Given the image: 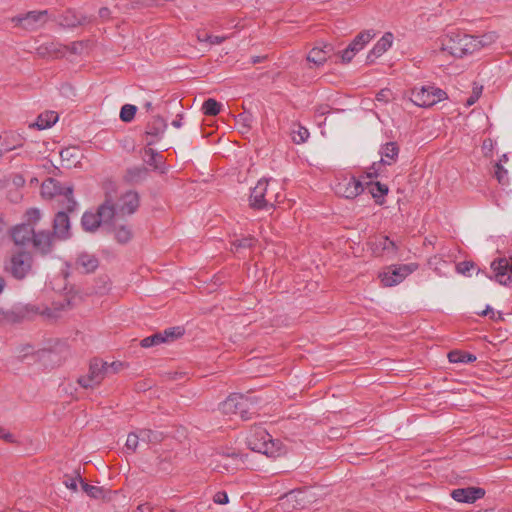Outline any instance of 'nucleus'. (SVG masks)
<instances>
[{
	"instance_id": "f257e3e1",
	"label": "nucleus",
	"mask_w": 512,
	"mask_h": 512,
	"mask_svg": "<svg viewBox=\"0 0 512 512\" xmlns=\"http://www.w3.org/2000/svg\"><path fill=\"white\" fill-rule=\"evenodd\" d=\"M283 187L274 178H261L251 189L249 205L256 210L274 208L283 198Z\"/></svg>"
},
{
	"instance_id": "f03ea898",
	"label": "nucleus",
	"mask_w": 512,
	"mask_h": 512,
	"mask_svg": "<svg viewBox=\"0 0 512 512\" xmlns=\"http://www.w3.org/2000/svg\"><path fill=\"white\" fill-rule=\"evenodd\" d=\"M246 443L252 451L276 458L285 453L279 440H273L271 435L262 427L253 428L246 438Z\"/></svg>"
},
{
	"instance_id": "7ed1b4c3",
	"label": "nucleus",
	"mask_w": 512,
	"mask_h": 512,
	"mask_svg": "<svg viewBox=\"0 0 512 512\" xmlns=\"http://www.w3.org/2000/svg\"><path fill=\"white\" fill-rule=\"evenodd\" d=\"M115 220V204L110 192L105 195L104 202L98 207L96 212L86 211L81 219L82 227L85 231L94 232L101 225H107Z\"/></svg>"
},
{
	"instance_id": "20e7f679",
	"label": "nucleus",
	"mask_w": 512,
	"mask_h": 512,
	"mask_svg": "<svg viewBox=\"0 0 512 512\" xmlns=\"http://www.w3.org/2000/svg\"><path fill=\"white\" fill-rule=\"evenodd\" d=\"M494 38L493 34L483 35L481 38H478L464 33H457L455 36L450 37V55L462 58L463 56L473 54L494 41Z\"/></svg>"
},
{
	"instance_id": "39448f33",
	"label": "nucleus",
	"mask_w": 512,
	"mask_h": 512,
	"mask_svg": "<svg viewBox=\"0 0 512 512\" xmlns=\"http://www.w3.org/2000/svg\"><path fill=\"white\" fill-rule=\"evenodd\" d=\"M41 194L44 198L55 199L67 212L76 209L72 186H63L59 181L48 178L41 185Z\"/></svg>"
},
{
	"instance_id": "423d86ee",
	"label": "nucleus",
	"mask_w": 512,
	"mask_h": 512,
	"mask_svg": "<svg viewBox=\"0 0 512 512\" xmlns=\"http://www.w3.org/2000/svg\"><path fill=\"white\" fill-rule=\"evenodd\" d=\"M378 175L379 172L376 169V163H374L367 175L361 177V179L344 177L339 180L334 186L335 193L346 199H354L365 191L364 179H370Z\"/></svg>"
},
{
	"instance_id": "0eeeda50",
	"label": "nucleus",
	"mask_w": 512,
	"mask_h": 512,
	"mask_svg": "<svg viewBox=\"0 0 512 512\" xmlns=\"http://www.w3.org/2000/svg\"><path fill=\"white\" fill-rule=\"evenodd\" d=\"M251 406L247 397L241 394H232L220 404L219 409L225 415H236L242 420H247L251 415Z\"/></svg>"
},
{
	"instance_id": "6e6552de",
	"label": "nucleus",
	"mask_w": 512,
	"mask_h": 512,
	"mask_svg": "<svg viewBox=\"0 0 512 512\" xmlns=\"http://www.w3.org/2000/svg\"><path fill=\"white\" fill-rule=\"evenodd\" d=\"M446 97V92L435 86L415 87L411 91V101L419 107H430Z\"/></svg>"
},
{
	"instance_id": "1a4fd4ad",
	"label": "nucleus",
	"mask_w": 512,
	"mask_h": 512,
	"mask_svg": "<svg viewBox=\"0 0 512 512\" xmlns=\"http://www.w3.org/2000/svg\"><path fill=\"white\" fill-rule=\"evenodd\" d=\"M417 269L414 263L391 265L379 274L380 281L385 287H392L401 283L408 275Z\"/></svg>"
},
{
	"instance_id": "9d476101",
	"label": "nucleus",
	"mask_w": 512,
	"mask_h": 512,
	"mask_svg": "<svg viewBox=\"0 0 512 512\" xmlns=\"http://www.w3.org/2000/svg\"><path fill=\"white\" fill-rule=\"evenodd\" d=\"M115 363L108 365L107 362L94 360L90 363L87 375L78 378V383L81 387L94 388L98 386L105 378L109 368H112Z\"/></svg>"
},
{
	"instance_id": "9b49d317",
	"label": "nucleus",
	"mask_w": 512,
	"mask_h": 512,
	"mask_svg": "<svg viewBox=\"0 0 512 512\" xmlns=\"http://www.w3.org/2000/svg\"><path fill=\"white\" fill-rule=\"evenodd\" d=\"M110 194L112 195L115 204V219L132 215L139 207V195L133 190L126 191L119 197L112 193Z\"/></svg>"
},
{
	"instance_id": "f8f14e48",
	"label": "nucleus",
	"mask_w": 512,
	"mask_h": 512,
	"mask_svg": "<svg viewBox=\"0 0 512 512\" xmlns=\"http://www.w3.org/2000/svg\"><path fill=\"white\" fill-rule=\"evenodd\" d=\"M32 268V256L30 253L20 251L14 253L6 266L7 271L16 279L25 278Z\"/></svg>"
},
{
	"instance_id": "ddd939ff",
	"label": "nucleus",
	"mask_w": 512,
	"mask_h": 512,
	"mask_svg": "<svg viewBox=\"0 0 512 512\" xmlns=\"http://www.w3.org/2000/svg\"><path fill=\"white\" fill-rule=\"evenodd\" d=\"M369 246L375 256L394 258L397 254V245L388 236H377L369 241Z\"/></svg>"
},
{
	"instance_id": "4468645a",
	"label": "nucleus",
	"mask_w": 512,
	"mask_h": 512,
	"mask_svg": "<svg viewBox=\"0 0 512 512\" xmlns=\"http://www.w3.org/2000/svg\"><path fill=\"white\" fill-rule=\"evenodd\" d=\"M491 268L494 271V277L497 282L502 285L512 283V257L493 261Z\"/></svg>"
},
{
	"instance_id": "2eb2a0df",
	"label": "nucleus",
	"mask_w": 512,
	"mask_h": 512,
	"mask_svg": "<svg viewBox=\"0 0 512 512\" xmlns=\"http://www.w3.org/2000/svg\"><path fill=\"white\" fill-rule=\"evenodd\" d=\"M485 489L481 487H465V488H457L450 492V497H452L456 502L473 504L477 500L482 499L485 496Z\"/></svg>"
},
{
	"instance_id": "dca6fc26",
	"label": "nucleus",
	"mask_w": 512,
	"mask_h": 512,
	"mask_svg": "<svg viewBox=\"0 0 512 512\" xmlns=\"http://www.w3.org/2000/svg\"><path fill=\"white\" fill-rule=\"evenodd\" d=\"M46 18L47 11H31L25 15H19L13 18V21L27 30H33L43 25Z\"/></svg>"
},
{
	"instance_id": "f3484780",
	"label": "nucleus",
	"mask_w": 512,
	"mask_h": 512,
	"mask_svg": "<svg viewBox=\"0 0 512 512\" xmlns=\"http://www.w3.org/2000/svg\"><path fill=\"white\" fill-rule=\"evenodd\" d=\"M371 179L372 178L364 179L365 191H367L372 196L377 204L382 205L385 201V196L389 191L388 186L378 181L373 182Z\"/></svg>"
},
{
	"instance_id": "a211bd4d",
	"label": "nucleus",
	"mask_w": 512,
	"mask_h": 512,
	"mask_svg": "<svg viewBox=\"0 0 512 512\" xmlns=\"http://www.w3.org/2000/svg\"><path fill=\"white\" fill-rule=\"evenodd\" d=\"M393 41V34L391 32H386L367 55V61L371 63L378 57L382 56L392 46Z\"/></svg>"
},
{
	"instance_id": "6ab92c4d",
	"label": "nucleus",
	"mask_w": 512,
	"mask_h": 512,
	"mask_svg": "<svg viewBox=\"0 0 512 512\" xmlns=\"http://www.w3.org/2000/svg\"><path fill=\"white\" fill-rule=\"evenodd\" d=\"M54 236L59 239H67L70 236V220L65 211H59L53 223Z\"/></svg>"
},
{
	"instance_id": "aec40b11",
	"label": "nucleus",
	"mask_w": 512,
	"mask_h": 512,
	"mask_svg": "<svg viewBox=\"0 0 512 512\" xmlns=\"http://www.w3.org/2000/svg\"><path fill=\"white\" fill-rule=\"evenodd\" d=\"M53 234L48 231H39L35 232L32 244L35 250L40 252L41 254H47L51 252L53 246Z\"/></svg>"
},
{
	"instance_id": "412c9836",
	"label": "nucleus",
	"mask_w": 512,
	"mask_h": 512,
	"mask_svg": "<svg viewBox=\"0 0 512 512\" xmlns=\"http://www.w3.org/2000/svg\"><path fill=\"white\" fill-rule=\"evenodd\" d=\"M35 234L33 226L29 224H20L13 228L12 239L16 245H26L32 242Z\"/></svg>"
},
{
	"instance_id": "4be33fe9",
	"label": "nucleus",
	"mask_w": 512,
	"mask_h": 512,
	"mask_svg": "<svg viewBox=\"0 0 512 512\" xmlns=\"http://www.w3.org/2000/svg\"><path fill=\"white\" fill-rule=\"evenodd\" d=\"M381 160L379 166L394 164L399 155V147L396 142H387L381 146L380 151Z\"/></svg>"
},
{
	"instance_id": "5701e85b",
	"label": "nucleus",
	"mask_w": 512,
	"mask_h": 512,
	"mask_svg": "<svg viewBox=\"0 0 512 512\" xmlns=\"http://www.w3.org/2000/svg\"><path fill=\"white\" fill-rule=\"evenodd\" d=\"M23 145V138L15 133H4L0 135L1 156Z\"/></svg>"
},
{
	"instance_id": "b1692460",
	"label": "nucleus",
	"mask_w": 512,
	"mask_h": 512,
	"mask_svg": "<svg viewBox=\"0 0 512 512\" xmlns=\"http://www.w3.org/2000/svg\"><path fill=\"white\" fill-rule=\"evenodd\" d=\"M333 47L330 44H325L323 47H314L307 55V60L316 66L323 65L332 52Z\"/></svg>"
},
{
	"instance_id": "393cba45",
	"label": "nucleus",
	"mask_w": 512,
	"mask_h": 512,
	"mask_svg": "<svg viewBox=\"0 0 512 512\" xmlns=\"http://www.w3.org/2000/svg\"><path fill=\"white\" fill-rule=\"evenodd\" d=\"M119 219H115L112 223H109L108 226L113 229L115 239L118 243L125 244L129 242L132 238V230L129 226L119 224Z\"/></svg>"
},
{
	"instance_id": "a878e982",
	"label": "nucleus",
	"mask_w": 512,
	"mask_h": 512,
	"mask_svg": "<svg viewBox=\"0 0 512 512\" xmlns=\"http://www.w3.org/2000/svg\"><path fill=\"white\" fill-rule=\"evenodd\" d=\"M76 267L83 273H91L98 267V259L90 254L82 253L76 260Z\"/></svg>"
},
{
	"instance_id": "bb28decb",
	"label": "nucleus",
	"mask_w": 512,
	"mask_h": 512,
	"mask_svg": "<svg viewBox=\"0 0 512 512\" xmlns=\"http://www.w3.org/2000/svg\"><path fill=\"white\" fill-rule=\"evenodd\" d=\"M58 121V114L54 111H45L41 113L35 123L30 127H37L39 130H44L52 127Z\"/></svg>"
},
{
	"instance_id": "cd10ccee",
	"label": "nucleus",
	"mask_w": 512,
	"mask_h": 512,
	"mask_svg": "<svg viewBox=\"0 0 512 512\" xmlns=\"http://www.w3.org/2000/svg\"><path fill=\"white\" fill-rule=\"evenodd\" d=\"M375 36V33L373 30H366L360 32L353 41L349 44L350 47L354 49V51L357 53L361 51L367 43L371 41V39Z\"/></svg>"
},
{
	"instance_id": "c85d7f7f",
	"label": "nucleus",
	"mask_w": 512,
	"mask_h": 512,
	"mask_svg": "<svg viewBox=\"0 0 512 512\" xmlns=\"http://www.w3.org/2000/svg\"><path fill=\"white\" fill-rule=\"evenodd\" d=\"M236 125L242 134L248 133L252 127L253 115L244 111L235 117Z\"/></svg>"
},
{
	"instance_id": "c756f323",
	"label": "nucleus",
	"mask_w": 512,
	"mask_h": 512,
	"mask_svg": "<svg viewBox=\"0 0 512 512\" xmlns=\"http://www.w3.org/2000/svg\"><path fill=\"white\" fill-rule=\"evenodd\" d=\"M476 360V356L461 350H450V364L470 363Z\"/></svg>"
},
{
	"instance_id": "7c9ffc66",
	"label": "nucleus",
	"mask_w": 512,
	"mask_h": 512,
	"mask_svg": "<svg viewBox=\"0 0 512 512\" xmlns=\"http://www.w3.org/2000/svg\"><path fill=\"white\" fill-rule=\"evenodd\" d=\"M22 320H23V318L20 313L19 306L13 310H7V311L0 309V322L18 323Z\"/></svg>"
},
{
	"instance_id": "2f4dec72",
	"label": "nucleus",
	"mask_w": 512,
	"mask_h": 512,
	"mask_svg": "<svg viewBox=\"0 0 512 512\" xmlns=\"http://www.w3.org/2000/svg\"><path fill=\"white\" fill-rule=\"evenodd\" d=\"M19 309H20V313H21L23 319L26 317L35 315V314H43V315L51 316L49 308L40 309L39 307H37L36 305H33V304H26V305L19 306Z\"/></svg>"
},
{
	"instance_id": "473e14b6",
	"label": "nucleus",
	"mask_w": 512,
	"mask_h": 512,
	"mask_svg": "<svg viewBox=\"0 0 512 512\" xmlns=\"http://www.w3.org/2000/svg\"><path fill=\"white\" fill-rule=\"evenodd\" d=\"M166 122L161 117L154 118L153 122L148 126L146 131L147 135L159 137L161 136L166 129Z\"/></svg>"
},
{
	"instance_id": "72a5a7b5",
	"label": "nucleus",
	"mask_w": 512,
	"mask_h": 512,
	"mask_svg": "<svg viewBox=\"0 0 512 512\" xmlns=\"http://www.w3.org/2000/svg\"><path fill=\"white\" fill-rule=\"evenodd\" d=\"M429 267L434 270L438 275L445 276L448 265L447 262L441 256H433L430 258Z\"/></svg>"
},
{
	"instance_id": "f704fd0d",
	"label": "nucleus",
	"mask_w": 512,
	"mask_h": 512,
	"mask_svg": "<svg viewBox=\"0 0 512 512\" xmlns=\"http://www.w3.org/2000/svg\"><path fill=\"white\" fill-rule=\"evenodd\" d=\"M140 442L145 444L158 443L162 440L161 433L152 431L150 429H141L138 431Z\"/></svg>"
},
{
	"instance_id": "c9c22d12",
	"label": "nucleus",
	"mask_w": 512,
	"mask_h": 512,
	"mask_svg": "<svg viewBox=\"0 0 512 512\" xmlns=\"http://www.w3.org/2000/svg\"><path fill=\"white\" fill-rule=\"evenodd\" d=\"M221 107V103L213 98H209L204 101L202 105V111L207 116H216L220 113Z\"/></svg>"
},
{
	"instance_id": "e433bc0d",
	"label": "nucleus",
	"mask_w": 512,
	"mask_h": 512,
	"mask_svg": "<svg viewBox=\"0 0 512 512\" xmlns=\"http://www.w3.org/2000/svg\"><path fill=\"white\" fill-rule=\"evenodd\" d=\"M309 135L310 133L308 129L301 125H296L291 130V139L296 144L304 143L308 139Z\"/></svg>"
},
{
	"instance_id": "4c0bfd02",
	"label": "nucleus",
	"mask_w": 512,
	"mask_h": 512,
	"mask_svg": "<svg viewBox=\"0 0 512 512\" xmlns=\"http://www.w3.org/2000/svg\"><path fill=\"white\" fill-rule=\"evenodd\" d=\"M144 156L147 158L146 162L148 165L153 166L155 169H160L162 165V156L154 149L146 148L144 150Z\"/></svg>"
},
{
	"instance_id": "58836bf2",
	"label": "nucleus",
	"mask_w": 512,
	"mask_h": 512,
	"mask_svg": "<svg viewBox=\"0 0 512 512\" xmlns=\"http://www.w3.org/2000/svg\"><path fill=\"white\" fill-rule=\"evenodd\" d=\"M255 241V238L252 236H244L242 238L233 240L231 242V249L237 252L240 249L250 248L254 245Z\"/></svg>"
},
{
	"instance_id": "ea45409f",
	"label": "nucleus",
	"mask_w": 512,
	"mask_h": 512,
	"mask_svg": "<svg viewBox=\"0 0 512 512\" xmlns=\"http://www.w3.org/2000/svg\"><path fill=\"white\" fill-rule=\"evenodd\" d=\"M82 489L91 498L99 499L104 496V489L99 486L90 485L81 480Z\"/></svg>"
},
{
	"instance_id": "a19ab883",
	"label": "nucleus",
	"mask_w": 512,
	"mask_h": 512,
	"mask_svg": "<svg viewBox=\"0 0 512 512\" xmlns=\"http://www.w3.org/2000/svg\"><path fill=\"white\" fill-rule=\"evenodd\" d=\"M164 342H166V337L162 333H156L142 339L140 344L144 348H149Z\"/></svg>"
},
{
	"instance_id": "79ce46f5",
	"label": "nucleus",
	"mask_w": 512,
	"mask_h": 512,
	"mask_svg": "<svg viewBox=\"0 0 512 512\" xmlns=\"http://www.w3.org/2000/svg\"><path fill=\"white\" fill-rule=\"evenodd\" d=\"M137 108L131 104H125L120 111V119L123 122H131L136 114Z\"/></svg>"
},
{
	"instance_id": "37998d69",
	"label": "nucleus",
	"mask_w": 512,
	"mask_h": 512,
	"mask_svg": "<svg viewBox=\"0 0 512 512\" xmlns=\"http://www.w3.org/2000/svg\"><path fill=\"white\" fill-rule=\"evenodd\" d=\"M140 443L139 433H130L127 436V440L125 443V447L127 450H130L131 452H135L138 445Z\"/></svg>"
},
{
	"instance_id": "c03bdc74",
	"label": "nucleus",
	"mask_w": 512,
	"mask_h": 512,
	"mask_svg": "<svg viewBox=\"0 0 512 512\" xmlns=\"http://www.w3.org/2000/svg\"><path fill=\"white\" fill-rule=\"evenodd\" d=\"M25 217L27 221L26 224L32 226L33 224H36L40 220L41 212L37 208H30L26 211Z\"/></svg>"
},
{
	"instance_id": "a18cd8bd",
	"label": "nucleus",
	"mask_w": 512,
	"mask_h": 512,
	"mask_svg": "<svg viewBox=\"0 0 512 512\" xmlns=\"http://www.w3.org/2000/svg\"><path fill=\"white\" fill-rule=\"evenodd\" d=\"M483 87L482 86H474L472 94L465 100V106H472L481 96Z\"/></svg>"
},
{
	"instance_id": "49530a36",
	"label": "nucleus",
	"mask_w": 512,
	"mask_h": 512,
	"mask_svg": "<svg viewBox=\"0 0 512 512\" xmlns=\"http://www.w3.org/2000/svg\"><path fill=\"white\" fill-rule=\"evenodd\" d=\"M474 268V263L470 261L460 262L456 265V271L462 275H469V271Z\"/></svg>"
},
{
	"instance_id": "de8ad7c7",
	"label": "nucleus",
	"mask_w": 512,
	"mask_h": 512,
	"mask_svg": "<svg viewBox=\"0 0 512 512\" xmlns=\"http://www.w3.org/2000/svg\"><path fill=\"white\" fill-rule=\"evenodd\" d=\"M495 176L499 183L505 184L508 180L507 178V170L503 168L502 165L497 163L495 165Z\"/></svg>"
},
{
	"instance_id": "09e8293b",
	"label": "nucleus",
	"mask_w": 512,
	"mask_h": 512,
	"mask_svg": "<svg viewBox=\"0 0 512 512\" xmlns=\"http://www.w3.org/2000/svg\"><path fill=\"white\" fill-rule=\"evenodd\" d=\"M164 337H166V342L169 339H176L183 334V330L180 327H173L166 329L163 333Z\"/></svg>"
},
{
	"instance_id": "8fccbe9b",
	"label": "nucleus",
	"mask_w": 512,
	"mask_h": 512,
	"mask_svg": "<svg viewBox=\"0 0 512 512\" xmlns=\"http://www.w3.org/2000/svg\"><path fill=\"white\" fill-rule=\"evenodd\" d=\"M82 478L79 474H77L76 477H66L65 480L63 481L64 485L72 490V491H77V482L80 481L81 482Z\"/></svg>"
},
{
	"instance_id": "3c124183",
	"label": "nucleus",
	"mask_w": 512,
	"mask_h": 512,
	"mask_svg": "<svg viewBox=\"0 0 512 512\" xmlns=\"http://www.w3.org/2000/svg\"><path fill=\"white\" fill-rule=\"evenodd\" d=\"M131 179L142 178L147 174V169L145 167H135L128 171Z\"/></svg>"
},
{
	"instance_id": "603ef678",
	"label": "nucleus",
	"mask_w": 512,
	"mask_h": 512,
	"mask_svg": "<svg viewBox=\"0 0 512 512\" xmlns=\"http://www.w3.org/2000/svg\"><path fill=\"white\" fill-rule=\"evenodd\" d=\"M0 439L7 443H15L16 438L15 436L10 433L6 428L0 426Z\"/></svg>"
},
{
	"instance_id": "864d4df0",
	"label": "nucleus",
	"mask_w": 512,
	"mask_h": 512,
	"mask_svg": "<svg viewBox=\"0 0 512 512\" xmlns=\"http://www.w3.org/2000/svg\"><path fill=\"white\" fill-rule=\"evenodd\" d=\"M355 54H356V52L354 51V49L348 45V47L345 50H343L341 53L342 62H344V63L350 62L353 59V57L355 56Z\"/></svg>"
},
{
	"instance_id": "5fc2aeb1",
	"label": "nucleus",
	"mask_w": 512,
	"mask_h": 512,
	"mask_svg": "<svg viewBox=\"0 0 512 512\" xmlns=\"http://www.w3.org/2000/svg\"><path fill=\"white\" fill-rule=\"evenodd\" d=\"M392 96V93L389 89H382L376 94V100L378 102L387 103Z\"/></svg>"
},
{
	"instance_id": "6e6d98bb",
	"label": "nucleus",
	"mask_w": 512,
	"mask_h": 512,
	"mask_svg": "<svg viewBox=\"0 0 512 512\" xmlns=\"http://www.w3.org/2000/svg\"><path fill=\"white\" fill-rule=\"evenodd\" d=\"M213 501L216 503V504H227L229 502V498H228V495L225 491H219L217 492L214 497H213Z\"/></svg>"
},
{
	"instance_id": "4d7b16f0",
	"label": "nucleus",
	"mask_w": 512,
	"mask_h": 512,
	"mask_svg": "<svg viewBox=\"0 0 512 512\" xmlns=\"http://www.w3.org/2000/svg\"><path fill=\"white\" fill-rule=\"evenodd\" d=\"M76 149L75 148H67V149H64L60 152V156H61V159L62 161H70V159L72 157H75V153H76Z\"/></svg>"
},
{
	"instance_id": "13d9d810",
	"label": "nucleus",
	"mask_w": 512,
	"mask_h": 512,
	"mask_svg": "<svg viewBox=\"0 0 512 512\" xmlns=\"http://www.w3.org/2000/svg\"><path fill=\"white\" fill-rule=\"evenodd\" d=\"M225 40H226V36H215V35L207 34V42H209L212 45L221 44Z\"/></svg>"
},
{
	"instance_id": "bf43d9fd",
	"label": "nucleus",
	"mask_w": 512,
	"mask_h": 512,
	"mask_svg": "<svg viewBox=\"0 0 512 512\" xmlns=\"http://www.w3.org/2000/svg\"><path fill=\"white\" fill-rule=\"evenodd\" d=\"M304 494H305V492H303V491H292L286 495V498L288 500H292V499L297 500L298 497H300L301 499H304Z\"/></svg>"
},
{
	"instance_id": "052dcab7",
	"label": "nucleus",
	"mask_w": 512,
	"mask_h": 512,
	"mask_svg": "<svg viewBox=\"0 0 512 512\" xmlns=\"http://www.w3.org/2000/svg\"><path fill=\"white\" fill-rule=\"evenodd\" d=\"M481 316H487L489 314L492 319L495 318V312L492 310L490 306H487L485 310H483L481 313H479Z\"/></svg>"
},
{
	"instance_id": "680f3d73",
	"label": "nucleus",
	"mask_w": 512,
	"mask_h": 512,
	"mask_svg": "<svg viewBox=\"0 0 512 512\" xmlns=\"http://www.w3.org/2000/svg\"><path fill=\"white\" fill-rule=\"evenodd\" d=\"M151 507L149 504H141L137 507L135 512H151Z\"/></svg>"
},
{
	"instance_id": "e2e57ef3",
	"label": "nucleus",
	"mask_w": 512,
	"mask_h": 512,
	"mask_svg": "<svg viewBox=\"0 0 512 512\" xmlns=\"http://www.w3.org/2000/svg\"><path fill=\"white\" fill-rule=\"evenodd\" d=\"M172 125L176 128H180L182 126V122H181V116L179 115V118L178 119H175L172 121Z\"/></svg>"
},
{
	"instance_id": "0e129e2a",
	"label": "nucleus",
	"mask_w": 512,
	"mask_h": 512,
	"mask_svg": "<svg viewBox=\"0 0 512 512\" xmlns=\"http://www.w3.org/2000/svg\"><path fill=\"white\" fill-rule=\"evenodd\" d=\"M197 38H198V40H199L200 42H207V34H206V33H203V34H200V33H199V34H198V36H197Z\"/></svg>"
},
{
	"instance_id": "69168bd1",
	"label": "nucleus",
	"mask_w": 512,
	"mask_h": 512,
	"mask_svg": "<svg viewBox=\"0 0 512 512\" xmlns=\"http://www.w3.org/2000/svg\"><path fill=\"white\" fill-rule=\"evenodd\" d=\"M263 59H264V57L254 56V57H252V58H251V62H252L253 64H256V63L261 62Z\"/></svg>"
},
{
	"instance_id": "338daca9",
	"label": "nucleus",
	"mask_w": 512,
	"mask_h": 512,
	"mask_svg": "<svg viewBox=\"0 0 512 512\" xmlns=\"http://www.w3.org/2000/svg\"><path fill=\"white\" fill-rule=\"evenodd\" d=\"M5 287V280L3 279V277L0 276V293L3 291Z\"/></svg>"
},
{
	"instance_id": "774afa93",
	"label": "nucleus",
	"mask_w": 512,
	"mask_h": 512,
	"mask_svg": "<svg viewBox=\"0 0 512 512\" xmlns=\"http://www.w3.org/2000/svg\"><path fill=\"white\" fill-rule=\"evenodd\" d=\"M24 350H26V352H25V354H24V357H25V356H27V355H28L29 351H31V350H32V347H31V346H26V347L24 348Z\"/></svg>"
}]
</instances>
